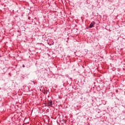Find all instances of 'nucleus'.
<instances>
[{
	"label": "nucleus",
	"instance_id": "nucleus-1",
	"mask_svg": "<svg viewBox=\"0 0 125 125\" xmlns=\"http://www.w3.org/2000/svg\"><path fill=\"white\" fill-rule=\"evenodd\" d=\"M52 101H48L47 102L48 106H49V107H52V105H53V104H52Z\"/></svg>",
	"mask_w": 125,
	"mask_h": 125
},
{
	"label": "nucleus",
	"instance_id": "nucleus-2",
	"mask_svg": "<svg viewBox=\"0 0 125 125\" xmlns=\"http://www.w3.org/2000/svg\"><path fill=\"white\" fill-rule=\"evenodd\" d=\"M95 25V21H92L89 25V28H93Z\"/></svg>",
	"mask_w": 125,
	"mask_h": 125
},
{
	"label": "nucleus",
	"instance_id": "nucleus-3",
	"mask_svg": "<svg viewBox=\"0 0 125 125\" xmlns=\"http://www.w3.org/2000/svg\"><path fill=\"white\" fill-rule=\"evenodd\" d=\"M22 67H23V68H25V65L23 64Z\"/></svg>",
	"mask_w": 125,
	"mask_h": 125
},
{
	"label": "nucleus",
	"instance_id": "nucleus-4",
	"mask_svg": "<svg viewBox=\"0 0 125 125\" xmlns=\"http://www.w3.org/2000/svg\"><path fill=\"white\" fill-rule=\"evenodd\" d=\"M33 83L35 84V82L34 81H33Z\"/></svg>",
	"mask_w": 125,
	"mask_h": 125
}]
</instances>
